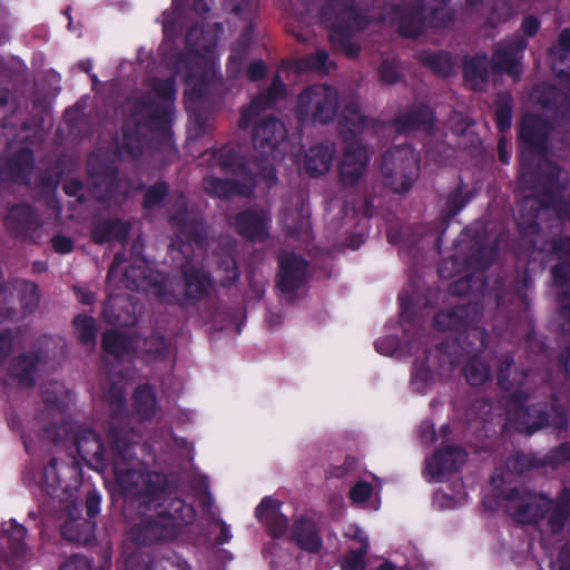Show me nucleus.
<instances>
[{
	"instance_id": "nucleus-1",
	"label": "nucleus",
	"mask_w": 570,
	"mask_h": 570,
	"mask_svg": "<svg viewBox=\"0 0 570 570\" xmlns=\"http://www.w3.org/2000/svg\"><path fill=\"white\" fill-rule=\"evenodd\" d=\"M502 505L514 520L521 523L535 522L550 511L548 522L556 538H544V544L552 548L554 543L566 540L563 528L570 514V490H564L553 507L551 501L540 493L511 490L504 495Z\"/></svg>"
},
{
	"instance_id": "nucleus-2",
	"label": "nucleus",
	"mask_w": 570,
	"mask_h": 570,
	"mask_svg": "<svg viewBox=\"0 0 570 570\" xmlns=\"http://www.w3.org/2000/svg\"><path fill=\"white\" fill-rule=\"evenodd\" d=\"M344 127L342 134L346 140L342 158L340 160V177L345 185H354L364 175L368 165V153L358 141L347 142L351 137L368 131L373 128V121L366 119L360 111L357 104L353 102L343 111Z\"/></svg>"
},
{
	"instance_id": "nucleus-3",
	"label": "nucleus",
	"mask_w": 570,
	"mask_h": 570,
	"mask_svg": "<svg viewBox=\"0 0 570 570\" xmlns=\"http://www.w3.org/2000/svg\"><path fill=\"white\" fill-rule=\"evenodd\" d=\"M119 451L114 462L117 484L125 495L141 499L144 504H151L163 497L164 476L158 473H144L136 470Z\"/></svg>"
},
{
	"instance_id": "nucleus-4",
	"label": "nucleus",
	"mask_w": 570,
	"mask_h": 570,
	"mask_svg": "<svg viewBox=\"0 0 570 570\" xmlns=\"http://www.w3.org/2000/svg\"><path fill=\"white\" fill-rule=\"evenodd\" d=\"M286 129L284 125L276 120L271 119L258 125L254 130V147L261 155V158H255L248 165V174L262 177L268 185L275 180L274 170L269 163V158L274 157L277 145L284 140ZM244 175H247L242 169Z\"/></svg>"
},
{
	"instance_id": "nucleus-5",
	"label": "nucleus",
	"mask_w": 570,
	"mask_h": 570,
	"mask_svg": "<svg viewBox=\"0 0 570 570\" xmlns=\"http://www.w3.org/2000/svg\"><path fill=\"white\" fill-rule=\"evenodd\" d=\"M337 108V90L327 85H315L299 94L296 112L303 121L325 124L335 117Z\"/></svg>"
},
{
	"instance_id": "nucleus-6",
	"label": "nucleus",
	"mask_w": 570,
	"mask_h": 570,
	"mask_svg": "<svg viewBox=\"0 0 570 570\" xmlns=\"http://www.w3.org/2000/svg\"><path fill=\"white\" fill-rule=\"evenodd\" d=\"M382 175L396 193L410 188L417 174V155L410 147H397L384 155Z\"/></svg>"
},
{
	"instance_id": "nucleus-7",
	"label": "nucleus",
	"mask_w": 570,
	"mask_h": 570,
	"mask_svg": "<svg viewBox=\"0 0 570 570\" xmlns=\"http://www.w3.org/2000/svg\"><path fill=\"white\" fill-rule=\"evenodd\" d=\"M26 534L27 529L16 520L3 523L1 540L9 551H0V570H18L26 553Z\"/></svg>"
},
{
	"instance_id": "nucleus-8",
	"label": "nucleus",
	"mask_w": 570,
	"mask_h": 570,
	"mask_svg": "<svg viewBox=\"0 0 570 570\" xmlns=\"http://www.w3.org/2000/svg\"><path fill=\"white\" fill-rule=\"evenodd\" d=\"M33 165V150L29 147H22L9 157H0V184L29 185Z\"/></svg>"
},
{
	"instance_id": "nucleus-9",
	"label": "nucleus",
	"mask_w": 570,
	"mask_h": 570,
	"mask_svg": "<svg viewBox=\"0 0 570 570\" xmlns=\"http://www.w3.org/2000/svg\"><path fill=\"white\" fill-rule=\"evenodd\" d=\"M466 461V453L459 446L446 445L428 459L426 473L433 480H440L455 472Z\"/></svg>"
},
{
	"instance_id": "nucleus-10",
	"label": "nucleus",
	"mask_w": 570,
	"mask_h": 570,
	"mask_svg": "<svg viewBox=\"0 0 570 570\" xmlns=\"http://www.w3.org/2000/svg\"><path fill=\"white\" fill-rule=\"evenodd\" d=\"M4 226L16 238L33 239L36 209L24 204L12 206L4 217Z\"/></svg>"
},
{
	"instance_id": "nucleus-11",
	"label": "nucleus",
	"mask_w": 570,
	"mask_h": 570,
	"mask_svg": "<svg viewBox=\"0 0 570 570\" xmlns=\"http://www.w3.org/2000/svg\"><path fill=\"white\" fill-rule=\"evenodd\" d=\"M36 353L13 358L2 380L4 386L32 387L36 384Z\"/></svg>"
},
{
	"instance_id": "nucleus-12",
	"label": "nucleus",
	"mask_w": 570,
	"mask_h": 570,
	"mask_svg": "<svg viewBox=\"0 0 570 570\" xmlns=\"http://www.w3.org/2000/svg\"><path fill=\"white\" fill-rule=\"evenodd\" d=\"M525 46V40L519 37L500 43L493 55L494 67L501 72L518 77L521 73L520 53Z\"/></svg>"
},
{
	"instance_id": "nucleus-13",
	"label": "nucleus",
	"mask_w": 570,
	"mask_h": 570,
	"mask_svg": "<svg viewBox=\"0 0 570 570\" xmlns=\"http://www.w3.org/2000/svg\"><path fill=\"white\" fill-rule=\"evenodd\" d=\"M279 265L278 286L283 292L293 291L304 281L306 263L299 256L284 255Z\"/></svg>"
},
{
	"instance_id": "nucleus-14",
	"label": "nucleus",
	"mask_w": 570,
	"mask_h": 570,
	"mask_svg": "<svg viewBox=\"0 0 570 570\" xmlns=\"http://www.w3.org/2000/svg\"><path fill=\"white\" fill-rule=\"evenodd\" d=\"M240 235L253 240H263L268 234V217L264 212H245L236 217Z\"/></svg>"
},
{
	"instance_id": "nucleus-15",
	"label": "nucleus",
	"mask_w": 570,
	"mask_h": 570,
	"mask_svg": "<svg viewBox=\"0 0 570 570\" xmlns=\"http://www.w3.org/2000/svg\"><path fill=\"white\" fill-rule=\"evenodd\" d=\"M344 535L351 540L357 541L361 546L358 551L352 550L342 562V570H364V556L368 551V538L365 532L357 525L351 524L344 532Z\"/></svg>"
},
{
	"instance_id": "nucleus-16",
	"label": "nucleus",
	"mask_w": 570,
	"mask_h": 570,
	"mask_svg": "<svg viewBox=\"0 0 570 570\" xmlns=\"http://www.w3.org/2000/svg\"><path fill=\"white\" fill-rule=\"evenodd\" d=\"M334 153V146L330 142L312 147L304 159L306 171L312 176L327 173L331 168Z\"/></svg>"
},
{
	"instance_id": "nucleus-17",
	"label": "nucleus",
	"mask_w": 570,
	"mask_h": 570,
	"mask_svg": "<svg viewBox=\"0 0 570 570\" xmlns=\"http://www.w3.org/2000/svg\"><path fill=\"white\" fill-rule=\"evenodd\" d=\"M257 519L267 524L274 535L283 534L287 522L279 513V502L269 497L263 499L256 508Z\"/></svg>"
},
{
	"instance_id": "nucleus-18",
	"label": "nucleus",
	"mask_w": 570,
	"mask_h": 570,
	"mask_svg": "<svg viewBox=\"0 0 570 570\" xmlns=\"http://www.w3.org/2000/svg\"><path fill=\"white\" fill-rule=\"evenodd\" d=\"M511 424L520 432L532 433L547 424L546 415L535 407H518Z\"/></svg>"
},
{
	"instance_id": "nucleus-19",
	"label": "nucleus",
	"mask_w": 570,
	"mask_h": 570,
	"mask_svg": "<svg viewBox=\"0 0 570 570\" xmlns=\"http://www.w3.org/2000/svg\"><path fill=\"white\" fill-rule=\"evenodd\" d=\"M420 7L411 10L409 13L404 14L400 21V30L406 37H415L419 35L424 19H426L428 13L433 12L434 8H428L425 4L428 0H420Z\"/></svg>"
},
{
	"instance_id": "nucleus-20",
	"label": "nucleus",
	"mask_w": 570,
	"mask_h": 570,
	"mask_svg": "<svg viewBox=\"0 0 570 570\" xmlns=\"http://www.w3.org/2000/svg\"><path fill=\"white\" fill-rule=\"evenodd\" d=\"M293 537L297 544L308 551H317L321 539L315 524L309 520H301L294 524Z\"/></svg>"
},
{
	"instance_id": "nucleus-21",
	"label": "nucleus",
	"mask_w": 570,
	"mask_h": 570,
	"mask_svg": "<svg viewBox=\"0 0 570 570\" xmlns=\"http://www.w3.org/2000/svg\"><path fill=\"white\" fill-rule=\"evenodd\" d=\"M547 135L544 122L534 116H525L520 127V139L529 145V148H535Z\"/></svg>"
},
{
	"instance_id": "nucleus-22",
	"label": "nucleus",
	"mask_w": 570,
	"mask_h": 570,
	"mask_svg": "<svg viewBox=\"0 0 570 570\" xmlns=\"http://www.w3.org/2000/svg\"><path fill=\"white\" fill-rule=\"evenodd\" d=\"M185 292L184 295L189 298H197L204 295L208 287L209 281L207 276L199 269L186 267L184 271Z\"/></svg>"
},
{
	"instance_id": "nucleus-23",
	"label": "nucleus",
	"mask_w": 570,
	"mask_h": 570,
	"mask_svg": "<svg viewBox=\"0 0 570 570\" xmlns=\"http://www.w3.org/2000/svg\"><path fill=\"white\" fill-rule=\"evenodd\" d=\"M129 228L130 226L128 223L120 220L102 223L95 228L92 237L97 243H104L114 239L122 242L127 237Z\"/></svg>"
},
{
	"instance_id": "nucleus-24",
	"label": "nucleus",
	"mask_w": 570,
	"mask_h": 570,
	"mask_svg": "<svg viewBox=\"0 0 570 570\" xmlns=\"http://www.w3.org/2000/svg\"><path fill=\"white\" fill-rule=\"evenodd\" d=\"M20 436L26 453L30 456L22 469L21 480L26 487L33 489L36 487V464L33 462V454L36 452L35 442L31 433L27 432L24 429L21 430Z\"/></svg>"
},
{
	"instance_id": "nucleus-25",
	"label": "nucleus",
	"mask_w": 570,
	"mask_h": 570,
	"mask_svg": "<svg viewBox=\"0 0 570 570\" xmlns=\"http://www.w3.org/2000/svg\"><path fill=\"white\" fill-rule=\"evenodd\" d=\"M464 76L466 82L474 89L481 88L488 77L487 61L483 57H475L465 62Z\"/></svg>"
},
{
	"instance_id": "nucleus-26",
	"label": "nucleus",
	"mask_w": 570,
	"mask_h": 570,
	"mask_svg": "<svg viewBox=\"0 0 570 570\" xmlns=\"http://www.w3.org/2000/svg\"><path fill=\"white\" fill-rule=\"evenodd\" d=\"M73 324L80 343L94 347L97 335L95 321L89 316L79 315L75 317Z\"/></svg>"
},
{
	"instance_id": "nucleus-27",
	"label": "nucleus",
	"mask_w": 570,
	"mask_h": 570,
	"mask_svg": "<svg viewBox=\"0 0 570 570\" xmlns=\"http://www.w3.org/2000/svg\"><path fill=\"white\" fill-rule=\"evenodd\" d=\"M102 347L106 352L121 357L131 347V344L129 345V340L118 333L107 332L104 334Z\"/></svg>"
},
{
	"instance_id": "nucleus-28",
	"label": "nucleus",
	"mask_w": 570,
	"mask_h": 570,
	"mask_svg": "<svg viewBox=\"0 0 570 570\" xmlns=\"http://www.w3.org/2000/svg\"><path fill=\"white\" fill-rule=\"evenodd\" d=\"M135 405L137 411L146 417L155 412L156 401L151 387L142 386L136 391Z\"/></svg>"
},
{
	"instance_id": "nucleus-29",
	"label": "nucleus",
	"mask_w": 570,
	"mask_h": 570,
	"mask_svg": "<svg viewBox=\"0 0 570 570\" xmlns=\"http://www.w3.org/2000/svg\"><path fill=\"white\" fill-rule=\"evenodd\" d=\"M12 286L19 293L21 306L29 313H32L33 308L30 305L35 302L36 283L24 279H16Z\"/></svg>"
},
{
	"instance_id": "nucleus-30",
	"label": "nucleus",
	"mask_w": 570,
	"mask_h": 570,
	"mask_svg": "<svg viewBox=\"0 0 570 570\" xmlns=\"http://www.w3.org/2000/svg\"><path fill=\"white\" fill-rule=\"evenodd\" d=\"M464 375L471 385H480L490 377L489 368L479 360H472L464 368Z\"/></svg>"
},
{
	"instance_id": "nucleus-31",
	"label": "nucleus",
	"mask_w": 570,
	"mask_h": 570,
	"mask_svg": "<svg viewBox=\"0 0 570 570\" xmlns=\"http://www.w3.org/2000/svg\"><path fill=\"white\" fill-rule=\"evenodd\" d=\"M433 379L434 374L425 367L423 362L415 364L412 385L416 391L422 392L424 387L433 381Z\"/></svg>"
},
{
	"instance_id": "nucleus-32",
	"label": "nucleus",
	"mask_w": 570,
	"mask_h": 570,
	"mask_svg": "<svg viewBox=\"0 0 570 570\" xmlns=\"http://www.w3.org/2000/svg\"><path fill=\"white\" fill-rule=\"evenodd\" d=\"M459 313H462V309H459L458 312L439 313L434 318V326L442 331L456 327L461 318V316H459Z\"/></svg>"
},
{
	"instance_id": "nucleus-33",
	"label": "nucleus",
	"mask_w": 570,
	"mask_h": 570,
	"mask_svg": "<svg viewBox=\"0 0 570 570\" xmlns=\"http://www.w3.org/2000/svg\"><path fill=\"white\" fill-rule=\"evenodd\" d=\"M299 68L327 71V55L324 51H317L314 56H308L301 61Z\"/></svg>"
},
{
	"instance_id": "nucleus-34",
	"label": "nucleus",
	"mask_w": 570,
	"mask_h": 570,
	"mask_svg": "<svg viewBox=\"0 0 570 570\" xmlns=\"http://www.w3.org/2000/svg\"><path fill=\"white\" fill-rule=\"evenodd\" d=\"M372 494V485L367 482L360 481L350 491L352 502L360 504L365 502Z\"/></svg>"
},
{
	"instance_id": "nucleus-35",
	"label": "nucleus",
	"mask_w": 570,
	"mask_h": 570,
	"mask_svg": "<svg viewBox=\"0 0 570 570\" xmlns=\"http://www.w3.org/2000/svg\"><path fill=\"white\" fill-rule=\"evenodd\" d=\"M42 396H43V401L48 404V405H58L59 409H62L63 406V400L66 399V393L63 391V389L58 385V384H55L52 386V390H46L42 392Z\"/></svg>"
},
{
	"instance_id": "nucleus-36",
	"label": "nucleus",
	"mask_w": 570,
	"mask_h": 570,
	"mask_svg": "<svg viewBox=\"0 0 570 570\" xmlns=\"http://www.w3.org/2000/svg\"><path fill=\"white\" fill-rule=\"evenodd\" d=\"M570 461V445L564 443L554 449L549 455V463L553 466L561 465Z\"/></svg>"
},
{
	"instance_id": "nucleus-37",
	"label": "nucleus",
	"mask_w": 570,
	"mask_h": 570,
	"mask_svg": "<svg viewBox=\"0 0 570 570\" xmlns=\"http://www.w3.org/2000/svg\"><path fill=\"white\" fill-rule=\"evenodd\" d=\"M167 188L165 185H157L150 188L145 196V207H153L156 205L166 194Z\"/></svg>"
},
{
	"instance_id": "nucleus-38",
	"label": "nucleus",
	"mask_w": 570,
	"mask_h": 570,
	"mask_svg": "<svg viewBox=\"0 0 570 570\" xmlns=\"http://www.w3.org/2000/svg\"><path fill=\"white\" fill-rule=\"evenodd\" d=\"M12 348V335L10 332H0V364L9 356Z\"/></svg>"
},
{
	"instance_id": "nucleus-39",
	"label": "nucleus",
	"mask_w": 570,
	"mask_h": 570,
	"mask_svg": "<svg viewBox=\"0 0 570 570\" xmlns=\"http://www.w3.org/2000/svg\"><path fill=\"white\" fill-rule=\"evenodd\" d=\"M142 344L146 346L145 351L149 354L160 356L166 350L165 341L161 337H154L150 341H144Z\"/></svg>"
},
{
	"instance_id": "nucleus-40",
	"label": "nucleus",
	"mask_w": 570,
	"mask_h": 570,
	"mask_svg": "<svg viewBox=\"0 0 570 570\" xmlns=\"http://www.w3.org/2000/svg\"><path fill=\"white\" fill-rule=\"evenodd\" d=\"M60 570H91L89 561L83 557H72Z\"/></svg>"
},
{
	"instance_id": "nucleus-41",
	"label": "nucleus",
	"mask_w": 570,
	"mask_h": 570,
	"mask_svg": "<svg viewBox=\"0 0 570 570\" xmlns=\"http://www.w3.org/2000/svg\"><path fill=\"white\" fill-rule=\"evenodd\" d=\"M155 91L165 100H171L175 89L171 80L159 81L155 85Z\"/></svg>"
},
{
	"instance_id": "nucleus-42",
	"label": "nucleus",
	"mask_w": 570,
	"mask_h": 570,
	"mask_svg": "<svg viewBox=\"0 0 570 570\" xmlns=\"http://www.w3.org/2000/svg\"><path fill=\"white\" fill-rule=\"evenodd\" d=\"M381 79L386 83H394L397 80V71L393 65L383 63L380 68Z\"/></svg>"
},
{
	"instance_id": "nucleus-43",
	"label": "nucleus",
	"mask_w": 570,
	"mask_h": 570,
	"mask_svg": "<svg viewBox=\"0 0 570 570\" xmlns=\"http://www.w3.org/2000/svg\"><path fill=\"white\" fill-rule=\"evenodd\" d=\"M285 95V87L284 83L279 79H275L268 90V95L266 98V102L271 104Z\"/></svg>"
},
{
	"instance_id": "nucleus-44",
	"label": "nucleus",
	"mask_w": 570,
	"mask_h": 570,
	"mask_svg": "<svg viewBox=\"0 0 570 570\" xmlns=\"http://www.w3.org/2000/svg\"><path fill=\"white\" fill-rule=\"evenodd\" d=\"M439 358L442 361V365H440L435 372L440 377H448L453 368V362L450 360V356L445 353H440Z\"/></svg>"
},
{
	"instance_id": "nucleus-45",
	"label": "nucleus",
	"mask_w": 570,
	"mask_h": 570,
	"mask_svg": "<svg viewBox=\"0 0 570 570\" xmlns=\"http://www.w3.org/2000/svg\"><path fill=\"white\" fill-rule=\"evenodd\" d=\"M100 497L96 492H90L87 497V512L89 517H96L99 512Z\"/></svg>"
},
{
	"instance_id": "nucleus-46",
	"label": "nucleus",
	"mask_w": 570,
	"mask_h": 570,
	"mask_svg": "<svg viewBox=\"0 0 570 570\" xmlns=\"http://www.w3.org/2000/svg\"><path fill=\"white\" fill-rule=\"evenodd\" d=\"M52 245L61 254L69 253L72 249V242L68 237H56L52 240Z\"/></svg>"
},
{
	"instance_id": "nucleus-47",
	"label": "nucleus",
	"mask_w": 570,
	"mask_h": 570,
	"mask_svg": "<svg viewBox=\"0 0 570 570\" xmlns=\"http://www.w3.org/2000/svg\"><path fill=\"white\" fill-rule=\"evenodd\" d=\"M539 29V21L534 17H527L522 22V30L527 36H533Z\"/></svg>"
},
{
	"instance_id": "nucleus-48",
	"label": "nucleus",
	"mask_w": 570,
	"mask_h": 570,
	"mask_svg": "<svg viewBox=\"0 0 570 570\" xmlns=\"http://www.w3.org/2000/svg\"><path fill=\"white\" fill-rule=\"evenodd\" d=\"M395 348V341L393 338L390 340H381L376 342V350L384 355L391 354Z\"/></svg>"
},
{
	"instance_id": "nucleus-49",
	"label": "nucleus",
	"mask_w": 570,
	"mask_h": 570,
	"mask_svg": "<svg viewBox=\"0 0 570 570\" xmlns=\"http://www.w3.org/2000/svg\"><path fill=\"white\" fill-rule=\"evenodd\" d=\"M264 65L261 61L253 62L247 69L248 78L252 80L261 78L264 73Z\"/></svg>"
},
{
	"instance_id": "nucleus-50",
	"label": "nucleus",
	"mask_w": 570,
	"mask_h": 570,
	"mask_svg": "<svg viewBox=\"0 0 570 570\" xmlns=\"http://www.w3.org/2000/svg\"><path fill=\"white\" fill-rule=\"evenodd\" d=\"M261 101L257 99L253 101L247 110H245L240 118V126L247 127L254 112L258 109Z\"/></svg>"
},
{
	"instance_id": "nucleus-51",
	"label": "nucleus",
	"mask_w": 570,
	"mask_h": 570,
	"mask_svg": "<svg viewBox=\"0 0 570 570\" xmlns=\"http://www.w3.org/2000/svg\"><path fill=\"white\" fill-rule=\"evenodd\" d=\"M435 503L438 505H440L441 508H445V509H452V508L456 507V502H454L453 500H450V499L448 500V497L444 493H438L435 495Z\"/></svg>"
},
{
	"instance_id": "nucleus-52",
	"label": "nucleus",
	"mask_w": 570,
	"mask_h": 570,
	"mask_svg": "<svg viewBox=\"0 0 570 570\" xmlns=\"http://www.w3.org/2000/svg\"><path fill=\"white\" fill-rule=\"evenodd\" d=\"M126 278L128 281L132 282L134 286H139V277L142 276V273L140 272V267H131L130 269L126 271L125 274Z\"/></svg>"
},
{
	"instance_id": "nucleus-53",
	"label": "nucleus",
	"mask_w": 570,
	"mask_h": 570,
	"mask_svg": "<svg viewBox=\"0 0 570 570\" xmlns=\"http://www.w3.org/2000/svg\"><path fill=\"white\" fill-rule=\"evenodd\" d=\"M552 567L557 570H570V558L568 556L560 557L557 561H552Z\"/></svg>"
},
{
	"instance_id": "nucleus-54",
	"label": "nucleus",
	"mask_w": 570,
	"mask_h": 570,
	"mask_svg": "<svg viewBox=\"0 0 570 570\" xmlns=\"http://www.w3.org/2000/svg\"><path fill=\"white\" fill-rule=\"evenodd\" d=\"M553 425L559 430H562L567 426V417L564 416L563 413H561V412L554 413Z\"/></svg>"
},
{
	"instance_id": "nucleus-55",
	"label": "nucleus",
	"mask_w": 570,
	"mask_h": 570,
	"mask_svg": "<svg viewBox=\"0 0 570 570\" xmlns=\"http://www.w3.org/2000/svg\"><path fill=\"white\" fill-rule=\"evenodd\" d=\"M560 45L566 49H570V29H566L559 37Z\"/></svg>"
},
{
	"instance_id": "nucleus-56",
	"label": "nucleus",
	"mask_w": 570,
	"mask_h": 570,
	"mask_svg": "<svg viewBox=\"0 0 570 570\" xmlns=\"http://www.w3.org/2000/svg\"><path fill=\"white\" fill-rule=\"evenodd\" d=\"M77 295L82 304H90L92 301V295L89 292L77 289Z\"/></svg>"
},
{
	"instance_id": "nucleus-57",
	"label": "nucleus",
	"mask_w": 570,
	"mask_h": 570,
	"mask_svg": "<svg viewBox=\"0 0 570 570\" xmlns=\"http://www.w3.org/2000/svg\"><path fill=\"white\" fill-rule=\"evenodd\" d=\"M498 126L501 130L510 127V119L508 116L503 115V112L498 117Z\"/></svg>"
},
{
	"instance_id": "nucleus-58",
	"label": "nucleus",
	"mask_w": 570,
	"mask_h": 570,
	"mask_svg": "<svg viewBox=\"0 0 570 570\" xmlns=\"http://www.w3.org/2000/svg\"><path fill=\"white\" fill-rule=\"evenodd\" d=\"M504 478L499 472L495 473V475L492 478V483L495 488H500L501 483H504Z\"/></svg>"
},
{
	"instance_id": "nucleus-59",
	"label": "nucleus",
	"mask_w": 570,
	"mask_h": 570,
	"mask_svg": "<svg viewBox=\"0 0 570 570\" xmlns=\"http://www.w3.org/2000/svg\"><path fill=\"white\" fill-rule=\"evenodd\" d=\"M424 119L423 118H412L411 119V122L409 125H406L405 127H421L422 125H424Z\"/></svg>"
},
{
	"instance_id": "nucleus-60",
	"label": "nucleus",
	"mask_w": 570,
	"mask_h": 570,
	"mask_svg": "<svg viewBox=\"0 0 570 570\" xmlns=\"http://www.w3.org/2000/svg\"><path fill=\"white\" fill-rule=\"evenodd\" d=\"M569 267L568 266H564V265H561V266H556L552 271L553 273V276L556 279L560 278L561 276V273L564 271V269H568Z\"/></svg>"
},
{
	"instance_id": "nucleus-61",
	"label": "nucleus",
	"mask_w": 570,
	"mask_h": 570,
	"mask_svg": "<svg viewBox=\"0 0 570 570\" xmlns=\"http://www.w3.org/2000/svg\"><path fill=\"white\" fill-rule=\"evenodd\" d=\"M499 153H500V159H501L503 163H507V161H508V155H507V153H505V151H504V149H503V142H502V141H500Z\"/></svg>"
},
{
	"instance_id": "nucleus-62",
	"label": "nucleus",
	"mask_w": 570,
	"mask_h": 570,
	"mask_svg": "<svg viewBox=\"0 0 570 570\" xmlns=\"http://www.w3.org/2000/svg\"><path fill=\"white\" fill-rule=\"evenodd\" d=\"M108 397L110 401L119 402L122 399V393H121V391L116 392L115 394H112V392H110Z\"/></svg>"
},
{
	"instance_id": "nucleus-63",
	"label": "nucleus",
	"mask_w": 570,
	"mask_h": 570,
	"mask_svg": "<svg viewBox=\"0 0 570 570\" xmlns=\"http://www.w3.org/2000/svg\"><path fill=\"white\" fill-rule=\"evenodd\" d=\"M20 424V421H19V417L18 416H12L10 417L9 420V426L13 430L16 428H18V425Z\"/></svg>"
},
{
	"instance_id": "nucleus-64",
	"label": "nucleus",
	"mask_w": 570,
	"mask_h": 570,
	"mask_svg": "<svg viewBox=\"0 0 570 570\" xmlns=\"http://www.w3.org/2000/svg\"><path fill=\"white\" fill-rule=\"evenodd\" d=\"M377 570H394V566L390 562H384L377 568Z\"/></svg>"
}]
</instances>
